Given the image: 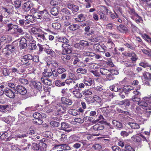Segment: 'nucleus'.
Wrapping results in <instances>:
<instances>
[{"label":"nucleus","mask_w":151,"mask_h":151,"mask_svg":"<svg viewBox=\"0 0 151 151\" xmlns=\"http://www.w3.org/2000/svg\"><path fill=\"white\" fill-rule=\"evenodd\" d=\"M43 104H44L43 108L45 111L49 113L53 111H57V114L60 115L65 113L66 110V106H63L60 105V103L57 102H52L50 104V102L48 100H43Z\"/></svg>","instance_id":"nucleus-1"},{"label":"nucleus","mask_w":151,"mask_h":151,"mask_svg":"<svg viewBox=\"0 0 151 151\" xmlns=\"http://www.w3.org/2000/svg\"><path fill=\"white\" fill-rule=\"evenodd\" d=\"M151 99V96H149V97H144L142 100L139 101L138 103V104L140 106L142 107L143 109H145L147 108V102L149 103H151L150 101Z\"/></svg>","instance_id":"nucleus-2"},{"label":"nucleus","mask_w":151,"mask_h":151,"mask_svg":"<svg viewBox=\"0 0 151 151\" xmlns=\"http://www.w3.org/2000/svg\"><path fill=\"white\" fill-rule=\"evenodd\" d=\"M18 27V25H17L13 24L11 23H8L7 25L6 30L12 34H16V29Z\"/></svg>","instance_id":"nucleus-3"},{"label":"nucleus","mask_w":151,"mask_h":151,"mask_svg":"<svg viewBox=\"0 0 151 151\" xmlns=\"http://www.w3.org/2000/svg\"><path fill=\"white\" fill-rule=\"evenodd\" d=\"M62 47L63 49L62 52L63 55L70 54L72 52V50L71 47L67 44H63L62 45Z\"/></svg>","instance_id":"nucleus-4"},{"label":"nucleus","mask_w":151,"mask_h":151,"mask_svg":"<svg viewBox=\"0 0 151 151\" xmlns=\"http://www.w3.org/2000/svg\"><path fill=\"white\" fill-rule=\"evenodd\" d=\"M32 59V56L30 55H27L21 58L20 64L22 65L27 64L29 60Z\"/></svg>","instance_id":"nucleus-5"},{"label":"nucleus","mask_w":151,"mask_h":151,"mask_svg":"<svg viewBox=\"0 0 151 151\" xmlns=\"http://www.w3.org/2000/svg\"><path fill=\"white\" fill-rule=\"evenodd\" d=\"M61 101L62 102V104L60 103V105H62L63 106H66V109L67 105H70L72 104V101L71 100L64 97H61Z\"/></svg>","instance_id":"nucleus-6"},{"label":"nucleus","mask_w":151,"mask_h":151,"mask_svg":"<svg viewBox=\"0 0 151 151\" xmlns=\"http://www.w3.org/2000/svg\"><path fill=\"white\" fill-rule=\"evenodd\" d=\"M141 137L144 139V141L148 142V141L147 139H146L145 137L142 134H141L140 135H136L133 136L132 137L131 139L132 140L135 142L137 143H140L141 142Z\"/></svg>","instance_id":"nucleus-7"},{"label":"nucleus","mask_w":151,"mask_h":151,"mask_svg":"<svg viewBox=\"0 0 151 151\" xmlns=\"http://www.w3.org/2000/svg\"><path fill=\"white\" fill-rule=\"evenodd\" d=\"M134 94L132 98V100L134 101H138L140 99V93L138 91L137 89L133 91Z\"/></svg>","instance_id":"nucleus-8"},{"label":"nucleus","mask_w":151,"mask_h":151,"mask_svg":"<svg viewBox=\"0 0 151 151\" xmlns=\"http://www.w3.org/2000/svg\"><path fill=\"white\" fill-rule=\"evenodd\" d=\"M4 93L7 96L11 98H14L15 96V92L8 88L5 89Z\"/></svg>","instance_id":"nucleus-9"},{"label":"nucleus","mask_w":151,"mask_h":151,"mask_svg":"<svg viewBox=\"0 0 151 151\" xmlns=\"http://www.w3.org/2000/svg\"><path fill=\"white\" fill-rule=\"evenodd\" d=\"M129 121L127 124L132 129H138L139 128V126L137 123L134 122V120L129 118Z\"/></svg>","instance_id":"nucleus-10"},{"label":"nucleus","mask_w":151,"mask_h":151,"mask_svg":"<svg viewBox=\"0 0 151 151\" xmlns=\"http://www.w3.org/2000/svg\"><path fill=\"white\" fill-rule=\"evenodd\" d=\"M32 85V88L38 91H40L42 89V86L40 82L38 81H33Z\"/></svg>","instance_id":"nucleus-11"},{"label":"nucleus","mask_w":151,"mask_h":151,"mask_svg":"<svg viewBox=\"0 0 151 151\" xmlns=\"http://www.w3.org/2000/svg\"><path fill=\"white\" fill-rule=\"evenodd\" d=\"M33 4L30 2H27L22 6V8L25 11H28L33 7Z\"/></svg>","instance_id":"nucleus-12"},{"label":"nucleus","mask_w":151,"mask_h":151,"mask_svg":"<svg viewBox=\"0 0 151 151\" xmlns=\"http://www.w3.org/2000/svg\"><path fill=\"white\" fill-rule=\"evenodd\" d=\"M1 120L7 124H10L15 120L14 117L10 116L4 117L1 118Z\"/></svg>","instance_id":"nucleus-13"},{"label":"nucleus","mask_w":151,"mask_h":151,"mask_svg":"<svg viewBox=\"0 0 151 151\" xmlns=\"http://www.w3.org/2000/svg\"><path fill=\"white\" fill-rule=\"evenodd\" d=\"M109 71L110 73L109 74V76H107L106 78L108 80L110 81L114 79L113 76L118 74L119 72L117 70L114 69H112Z\"/></svg>","instance_id":"nucleus-14"},{"label":"nucleus","mask_w":151,"mask_h":151,"mask_svg":"<svg viewBox=\"0 0 151 151\" xmlns=\"http://www.w3.org/2000/svg\"><path fill=\"white\" fill-rule=\"evenodd\" d=\"M16 89L18 93L22 95L25 94L27 92L25 88L20 85L17 86Z\"/></svg>","instance_id":"nucleus-15"},{"label":"nucleus","mask_w":151,"mask_h":151,"mask_svg":"<svg viewBox=\"0 0 151 151\" xmlns=\"http://www.w3.org/2000/svg\"><path fill=\"white\" fill-rule=\"evenodd\" d=\"M8 106L2 105H0V116H2V115L6 113L7 111H8Z\"/></svg>","instance_id":"nucleus-16"},{"label":"nucleus","mask_w":151,"mask_h":151,"mask_svg":"<svg viewBox=\"0 0 151 151\" xmlns=\"http://www.w3.org/2000/svg\"><path fill=\"white\" fill-rule=\"evenodd\" d=\"M29 24V22L28 21H27L24 19H20L18 21V24L19 25L22 26L25 29H27L28 26L27 25Z\"/></svg>","instance_id":"nucleus-17"},{"label":"nucleus","mask_w":151,"mask_h":151,"mask_svg":"<svg viewBox=\"0 0 151 151\" xmlns=\"http://www.w3.org/2000/svg\"><path fill=\"white\" fill-rule=\"evenodd\" d=\"M103 96L108 98L109 100L113 97L114 95L109 90H104L103 91Z\"/></svg>","instance_id":"nucleus-18"},{"label":"nucleus","mask_w":151,"mask_h":151,"mask_svg":"<svg viewBox=\"0 0 151 151\" xmlns=\"http://www.w3.org/2000/svg\"><path fill=\"white\" fill-rule=\"evenodd\" d=\"M70 127V125L67 123L63 122L61 124V127L62 129L67 131L68 132H69L72 131L71 129H69Z\"/></svg>","instance_id":"nucleus-19"},{"label":"nucleus","mask_w":151,"mask_h":151,"mask_svg":"<svg viewBox=\"0 0 151 151\" xmlns=\"http://www.w3.org/2000/svg\"><path fill=\"white\" fill-rule=\"evenodd\" d=\"M49 15L47 11L44 10L42 11V15L41 19H42L43 20L47 21L49 20Z\"/></svg>","instance_id":"nucleus-20"},{"label":"nucleus","mask_w":151,"mask_h":151,"mask_svg":"<svg viewBox=\"0 0 151 151\" xmlns=\"http://www.w3.org/2000/svg\"><path fill=\"white\" fill-rule=\"evenodd\" d=\"M94 81L92 78H85L84 80V84L86 86H89L94 84Z\"/></svg>","instance_id":"nucleus-21"},{"label":"nucleus","mask_w":151,"mask_h":151,"mask_svg":"<svg viewBox=\"0 0 151 151\" xmlns=\"http://www.w3.org/2000/svg\"><path fill=\"white\" fill-rule=\"evenodd\" d=\"M81 92V90L78 88L73 91V93L75 97L78 98H81L82 96Z\"/></svg>","instance_id":"nucleus-22"},{"label":"nucleus","mask_w":151,"mask_h":151,"mask_svg":"<svg viewBox=\"0 0 151 151\" xmlns=\"http://www.w3.org/2000/svg\"><path fill=\"white\" fill-rule=\"evenodd\" d=\"M67 7L69 9L75 12H77L79 10V7L78 6L71 3L68 4L67 5Z\"/></svg>","instance_id":"nucleus-23"},{"label":"nucleus","mask_w":151,"mask_h":151,"mask_svg":"<svg viewBox=\"0 0 151 151\" xmlns=\"http://www.w3.org/2000/svg\"><path fill=\"white\" fill-rule=\"evenodd\" d=\"M26 42L27 40L26 38L24 37L21 38L19 42V45L22 49L24 48L27 46V44Z\"/></svg>","instance_id":"nucleus-24"},{"label":"nucleus","mask_w":151,"mask_h":151,"mask_svg":"<svg viewBox=\"0 0 151 151\" xmlns=\"http://www.w3.org/2000/svg\"><path fill=\"white\" fill-rule=\"evenodd\" d=\"M107 43L108 44L109 48L112 49L114 48V51L116 52L117 51L116 48L115 47V45L112 40L111 39L108 40Z\"/></svg>","instance_id":"nucleus-25"},{"label":"nucleus","mask_w":151,"mask_h":151,"mask_svg":"<svg viewBox=\"0 0 151 151\" xmlns=\"http://www.w3.org/2000/svg\"><path fill=\"white\" fill-rule=\"evenodd\" d=\"M144 114L145 116L147 117H149L151 113V106H149L145 109V111H144Z\"/></svg>","instance_id":"nucleus-26"},{"label":"nucleus","mask_w":151,"mask_h":151,"mask_svg":"<svg viewBox=\"0 0 151 151\" xmlns=\"http://www.w3.org/2000/svg\"><path fill=\"white\" fill-rule=\"evenodd\" d=\"M43 100L42 101V105H39V104H36L34 106L32 107H30V108H31V110H41V109H42V107H44V104H43Z\"/></svg>","instance_id":"nucleus-27"},{"label":"nucleus","mask_w":151,"mask_h":151,"mask_svg":"<svg viewBox=\"0 0 151 151\" xmlns=\"http://www.w3.org/2000/svg\"><path fill=\"white\" fill-rule=\"evenodd\" d=\"M103 125L100 124H95L91 127L95 131H99L104 129Z\"/></svg>","instance_id":"nucleus-28"},{"label":"nucleus","mask_w":151,"mask_h":151,"mask_svg":"<svg viewBox=\"0 0 151 151\" xmlns=\"http://www.w3.org/2000/svg\"><path fill=\"white\" fill-rule=\"evenodd\" d=\"M123 82L122 81H119L116 84V85L117 86L119 89H118V91L120 92L124 91V85H123Z\"/></svg>","instance_id":"nucleus-29"},{"label":"nucleus","mask_w":151,"mask_h":151,"mask_svg":"<svg viewBox=\"0 0 151 151\" xmlns=\"http://www.w3.org/2000/svg\"><path fill=\"white\" fill-rule=\"evenodd\" d=\"M100 71L102 75H106L107 76H109V74L110 73L109 70L104 68H101L100 69Z\"/></svg>","instance_id":"nucleus-30"},{"label":"nucleus","mask_w":151,"mask_h":151,"mask_svg":"<svg viewBox=\"0 0 151 151\" xmlns=\"http://www.w3.org/2000/svg\"><path fill=\"white\" fill-rule=\"evenodd\" d=\"M47 146V145L44 142H42L39 143L40 151H45Z\"/></svg>","instance_id":"nucleus-31"},{"label":"nucleus","mask_w":151,"mask_h":151,"mask_svg":"<svg viewBox=\"0 0 151 151\" xmlns=\"http://www.w3.org/2000/svg\"><path fill=\"white\" fill-rule=\"evenodd\" d=\"M60 147V149L62 150L65 151V150H69L70 149V147L67 144H62L59 146Z\"/></svg>","instance_id":"nucleus-32"},{"label":"nucleus","mask_w":151,"mask_h":151,"mask_svg":"<svg viewBox=\"0 0 151 151\" xmlns=\"http://www.w3.org/2000/svg\"><path fill=\"white\" fill-rule=\"evenodd\" d=\"M41 80L44 84L48 86L51 85V81L47 78H42Z\"/></svg>","instance_id":"nucleus-33"},{"label":"nucleus","mask_w":151,"mask_h":151,"mask_svg":"<svg viewBox=\"0 0 151 151\" xmlns=\"http://www.w3.org/2000/svg\"><path fill=\"white\" fill-rule=\"evenodd\" d=\"M117 29L122 32H126L128 30L127 28L124 25H120L117 27Z\"/></svg>","instance_id":"nucleus-34"},{"label":"nucleus","mask_w":151,"mask_h":151,"mask_svg":"<svg viewBox=\"0 0 151 151\" xmlns=\"http://www.w3.org/2000/svg\"><path fill=\"white\" fill-rule=\"evenodd\" d=\"M42 74L44 77H50L52 75V71L50 72L47 69H45L44 70Z\"/></svg>","instance_id":"nucleus-35"},{"label":"nucleus","mask_w":151,"mask_h":151,"mask_svg":"<svg viewBox=\"0 0 151 151\" xmlns=\"http://www.w3.org/2000/svg\"><path fill=\"white\" fill-rule=\"evenodd\" d=\"M128 56L131 57V60L133 62H135L137 60V58L135 54L133 52H129L128 53Z\"/></svg>","instance_id":"nucleus-36"},{"label":"nucleus","mask_w":151,"mask_h":151,"mask_svg":"<svg viewBox=\"0 0 151 151\" xmlns=\"http://www.w3.org/2000/svg\"><path fill=\"white\" fill-rule=\"evenodd\" d=\"M124 91H125V93H128L130 91L134 90V88L131 86H124Z\"/></svg>","instance_id":"nucleus-37"},{"label":"nucleus","mask_w":151,"mask_h":151,"mask_svg":"<svg viewBox=\"0 0 151 151\" xmlns=\"http://www.w3.org/2000/svg\"><path fill=\"white\" fill-rule=\"evenodd\" d=\"M112 124L116 128H121L122 127V124L120 122L116 120L112 121Z\"/></svg>","instance_id":"nucleus-38"},{"label":"nucleus","mask_w":151,"mask_h":151,"mask_svg":"<svg viewBox=\"0 0 151 151\" xmlns=\"http://www.w3.org/2000/svg\"><path fill=\"white\" fill-rule=\"evenodd\" d=\"M24 116L21 114L18 115L19 120L17 122L18 123L22 124L24 123L25 121Z\"/></svg>","instance_id":"nucleus-39"},{"label":"nucleus","mask_w":151,"mask_h":151,"mask_svg":"<svg viewBox=\"0 0 151 151\" xmlns=\"http://www.w3.org/2000/svg\"><path fill=\"white\" fill-rule=\"evenodd\" d=\"M118 104L120 105H123L125 106H128L130 105L129 101L128 99H125L124 101H119Z\"/></svg>","instance_id":"nucleus-40"},{"label":"nucleus","mask_w":151,"mask_h":151,"mask_svg":"<svg viewBox=\"0 0 151 151\" xmlns=\"http://www.w3.org/2000/svg\"><path fill=\"white\" fill-rule=\"evenodd\" d=\"M79 27V26L77 24H73L69 26L68 29L70 30L74 31L78 29Z\"/></svg>","instance_id":"nucleus-41"},{"label":"nucleus","mask_w":151,"mask_h":151,"mask_svg":"<svg viewBox=\"0 0 151 151\" xmlns=\"http://www.w3.org/2000/svg\"><path fill=\"white\" fill-rule=\"evenodd\" d=\"M58 41L59 42L62 43L63 44H67L68 42V39L64 37H60L58 38Z\"/></svg>","instance_id":"nucleus-42"},{"label":"nucleus","mask_w":151,"mask_h":151,"mask_svg":"<svg viewBox=\"0 0 151 151\" xmlns=\"http://www.w3.org/2000/svg\"><path fill=\"white\" fill-rule=\"evenodd\" d=\"M11 39L10 38H9L8 36L5 37H1L0 39V42H10Z\"/></svg>","instance_id":"nucleus-43"},{"label":"nucleus","mask_w":151,"mask_h":151,"mask_svg":"<svg viewBox=\"0 0 151 151\" xmlns=\"http://www.w3.org/2000/svg\"><path fill=\"white\" fill-rule=\"evenodd\" d=\"M62 1V0H52L50 1V4L52 5L55 6L60 4Z\"/></svg>","instance_id":"nucleus-44"},{"label":"nucleus","mask_w":151,"mask_h":151,"mask_svg":"<svg viewBox=\"0 0 151 151\" xmlns=\"http://www.w3.org/2000/svg\"><path fill=\"white\" fill-rule=\"evenodd\" d=\"M37 39L40 42H43L45 40V38L43 34H37Z\"/></svg>","instance_id":"nucleus-45"},{"label":"nucleus","mask_w":151,"mask_h":151,"mask_svg":"<svg viewBox=\"0 0 151 151\" xmlns=\"http://www.w3.org/2000/svg\"><path fill=\"white\" fill-rule=\"evenodd\" d=\"M33 17L36 18L41 19L42 11L35 12L33 13Z\"/></svg>","instance_id":"nucleus-46"},{"label":"nucleus","mask_w":151,"mask_h":151,"mask_svg":"<svg viewBox=\"0 0 151 151\" xmlns=\"http://www.w3.org/2000/svg\"><path fill=\"white\" fill-rule=\"evenodd\" d=\"M69 113L74 116H77L80 114L78 111L76 109H72L69 111Z\"/></svg>","instance_id":"nucleus-47"},{"label":"nucleus","mask_w":151,"mask_h":151,"mask_svg":"<svg viewBox=\"0 0 151 151\" xmlns=\"http://www.w3.org/2000/svg\"><path fill=\"white\" fill-rule=\"evenodd\" d=\"M85 20V17L83 14H80L78 16V18H76L75 20L78 22H82Z\"/></svg>","instance_id":"nucleus-48"},{"label":"nucleus","mask_w":151,"mask_h":151,"mask_svg":"<svg viewBox=\"0 0 151 151\" xmlns=\"http://www.w3.org/2000/svg\"><path fill=\"white\" fill-rule=\"evenodd\" d=\"M50 13L53 15L56 16L58 14V11L57 8L54 7L51 9Z\"/></svg>","instance_id":"nucleus-49"},{"label":"nucleus","mask_w":151,"mask_h":151,"mask_svg":"<svg viewBox=\"0 0 151 151\" xmlns=\"http://www.w3.org/2000/svg\"><path fill=\"white\" fill-rule=\"evenodd\" d=\"M46 52L48 55L52 56H55V52L51 49H47L46 50Z\"/></svg>","instance_id":"nucleus-50"},{"label":"nucleus","mask_w":151,"mask_h":151,"mask_svg":"<svg viewBox=\"0 0 151 151\" xmlns=\"http://www.w3.org/2000/svg\"><path fill=\"white\" fill-rule=\"evenodd\" d=\"M101 45L99 44H95L93 45V49L96 50L100 52H103V51L101 50Z\"/></svg>","instance_id":"nucleus-51"},{"label":"nucleus","mask_w":151,"mask_h":151,"mask_svg":"<svg viewBox=\"0 0 151 151\" xmlns=\"http://www.w3.org/2000/svg\"><path fill=\"white\" fill-rule=\"evenodd\" d=\"M52 27L55 29H59L61 27V24L57 22L53 23L52 24Z\"/></svg>","instance_id":"nucleus-52"},{"label":"nucleus","mask_w":151,"mask_h":151,"mask_svg":"<svg viewBox=\"0 0 151 151\" xmlns=\"http://www.w3.org/2000/svg\"><path fill=\"white\" fill-rule=\"evenodd\" d=\"M21 1L18 0H15L14 2V4L16 8H19L21 6Z\"/></svg>","instance_id":"nucleus-53"},{"label":"nucleus","mask_w":151,"mask_h":151,"mask_svg":"<svg viewBox=\"0 0 151 151\" xmlns=\"http://www.w3.org/2000/svg\"><path fill=\"white\" fill-rule=\"evenodd\" d=\"M100 39V36H95L92 37V38L90 39V41L91 42H98Z\"/></svg>","instance_id":"nucleus-54"},{"label":"nucleus","mask_w":151,"mask_h":151,"mask_svg":"<svg viewBox=\"0 0 151 151\" xmlns=\"http://www.w3.org/2000/svg\"><path fill=\"white\" fill-rule=\"evenodd\" d=\"M33 122L36 124L41 125L42 123V121L40 119H34Z\"/></svg>","instance_id":"nucleus-55"},{"label":"nucleus","mask_w":151,"mask_h":151,"mask_svg":"<svg viewBox=\"0 0 151 151\" xmlns=\"http://www.w3.org/2000/svg\"><path fill=\"white\" fill-rule=\"evenodd\" d=\"M122 151H135V150L131 146L127 145L125 146V149H123Z\"/></svg>","instance_id":"nucleus-56"},{"label":"nucleus","mask_w":151,"mask_h":151,"mask_svg":"<svg viewBox=\"0 0 151 151\" xmlns=\"http://www.w3.org/2000/svg\"><path fill=\"white\" fill-rule=\"evenodd\" d=\"M55 84L56 86L60 87L65 86V83L64 82H62L60 80H58L55 81Z\"/></svg>","instance_id":"nucleus-57"},{"label":"nucleus","mask_w":151,"mask_h":151,"mask_svg":"<svg viewBox=\"0 0 151 151\" xmlns=\"http://www.w3.org/2000/svg\"><path fill=\"white\" fill-rule=\"evenodd\" d=\"M14 47L12 46L9 45L3 50V52L6 51V50H9L12 52L14 51Z\"/></svg>","instance_id":"nucleus-58"},{"label":"nucleus","mask_w":151,"mask_h":151,"mask_svg":"<svg viewBox=\"0 0 151 151\" xmlns=\"http://www.w3.org/2000/svg\"><path fill=\"white\" fill-rule=\"evenodd\" d=\"M32 149L35 151H40L39 143L38 144L34 143L32 145Z\"/></svg>","instance_id":"nucleus-59"},{"label":"nucleus","mask_w":151,"mask_h":151,"mask_svg":"<svg viewBox=\"0 0 151 151\" xmlns=\"http://www.w3.org/2000/svg\"><path fill=\"white\" fill-rule=\"evenodd\" d=\"M124 71L125 73L128 75L132 76H133V72L132 71L131 68L130 69L126 68Z\"/></svg>","instance_id":"nucleus-60"},{"label":"nucleus","mask_w":151,"mask_h":151,"mask_svg":"<svg viewBox=\"0 0 151 151\" xmlns=\"http://www.w3.org/2000/svg\"><path fill=\"white\" fill-rule=\"evenodd\" d=\"M79 42L83 49L86 46L90 45L86 41L81 40Z\"/></svg>","instance_id":"nucleus-61"},{"label":"nucleus","mask_w":151,"mask_h":151,"mask_svg":"<svg viewBox=\"0 0 151 151\" xmlns=\"http://www.w3.org/2000/svg\"><path fill=\"white\" fill-rule=\"evenodd\" d=\"M16 33H18L21 35H23L24 34V31L22 28L20 27L18 25V27L16 29Z\"/></svg>","instance_id":"nucleus-62"},{"label":"nucleus","mask_w":151,"mask_h":151,"mask_svg":"<svg viewBox=\"0 0 151 151\" xmlns=\"http://www.w3.org/2000/svg\"><path fill=\"white\" fill-rule=\"evenodd\" d=\"M9 136V134L7 132H5L3 133L1 136L0 139H5L6 138H7Z\"/></svg>","instance_id":"nucleus-63"},{"label":"nucleus","mask_w":151,"mask_h":151,"mask_svg":"<svg viewBox=\"0 0 151 151\" xmlns=\"http://www.w3.org/2000/svg\"><path fill=\"white\" fill-rule=\"evenodd\" d=\"M76 72L78 73L85 74L87 73V70L85 69L80 68L77 69Z\"/></svg>","instance_id":"nucleus-64"}]
</instances>
